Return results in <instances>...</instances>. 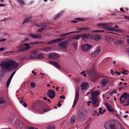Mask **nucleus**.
<instances>
[{
	"mask_svg": "<svg viewBox=\"0 0 129 129\" xmlns=\"http://www.w3.org/2000/svg\"><path fill=\"white\" fill-rule=\"evenodd\" d=\"M18 65V63L13 60H10L7 62H5L1 63L0 64L1 68L3 70L8 69V71H9L11 70V67H17Z\"/></svg>",
	"mask_w": 129,
	"mask_h": 129,
	"instance_id": "f257e3e1",
	"label": "nucleus"
},
{
	"mask_svg": "<svg viewBox=\"0 0 129 129\" xmlns=\"http://www.w3.org/2000/svg\"><path fill=\"white\" fill-rule=\"evenodd\" d=\"M41 42L34 41L30 43L29 44L28 43H25L23 44V45L26 46V47H22L21 46H20L18 48H17L18 49L16 51L17 52H20L22 51H23L29 50L31 48L29 45H31L38 44L41 43Z\"/></svg>",
	"mask_w": 129,
	"mask_h": 129,
	"instance_id": "f03ea898",
	"label": "nucleus"
},
{
	"mask_svg": "<svg viewBox=\"0 0 129 129\" xmlns=\"http://www.w3.org/2000/svg\"><path fill=\"white\" fill-rule=\"evenodd\" d=\"M76 29L78 31L71 32L66 34H61L60 35V36L61 37H64L73 33L87 32H89L90 30V28L88 27L84 28L78 27Z\"/></svg>",
	"mask_w": 129,
	"mask_h": 129,
	"instance_id": "7ed1b4c3",
	"label": "nucleus"
},
{
	"mask_svg": "<svg viewBox=\"0 0 129 129\" xmlns=\"http://www.w3.org/2000/svg\"><path fill=\"white\" fill-rule=\"evenodd\" d=\"M97 25L98 26H102L104 29L109 30L117 32H120L121 30V29H118L114 28L111 27H109L107 25V24L106 23H98L97 24Z\"/></svg>",
	"mask_w": 129,
	"mask_h": 129,
	"instance_id": "20e7f679",
	"label": "nucleus"
},
{
	"mask_svg": "<svg viewBox=\"0 0 129 129\" xmlns=\"http://www.w3.org/2000/svg\"><path fill=\"white\" fill-rule=\"evenodd\" d=\"M15 125L16 129H21L24 126V123L22 120L19 119L16 120Z\"/></svg>",
	"mask_w": 129,
	"mask_h": 129,
	"instance_id": "39448f33",
	"label": "nucleus"
},
{
	"mask_svg": "<svg viewBox=\"0 0 129 129\" xmlns=\"http://www.w3.org/2000/svg\"><path fill=\"white\" fill-rule=\"evenodd\" d=\"M69 45V41L67 40H65L59 43L58 45L61 48L66 49L67 48Z\"/></svg>",
	"mask_w": 129,
	"mask_h": 129,
	"instance_id": "423d86ee",
	"label": "nucleus"
},
{
	"mask_svg": "<svg viewBox=\"0 0 129 129\" xmlns=\"http://www.w3.org/2000/svg\"><path fill=\"white\" fill-rule=\"evenodd\" d=\"M60 55L55 52H52L49 54V58L57 59L60 57Z\"/></svg>",
	"mask_w": 129,
	"mask_h": 129,
	"instance_id": "0eeeda50",
	"label": "nucleus"
},
{
	"mask_svg": "<svg viewBox=\"0 0 129 129\" xmlns=\"http://www.w3.org/2000/svg\"><path fill=\"white\" fill-rule=\"evenodd\" d=\"M101 48L100 47H97L96 48V50L94 52L91 53V56L92 57L96 56L99 54L101 51Z\"/></svg>",
	"mask_w": 129,
	"mask_h": 129,
	"instance_id": "6e6552de",
	"label": "nucleus"
},
{
	"mask_svg": "<svg viewBox=\"0 0 129 129\" xmlns=\"http://www.w3.org/2000/svg\"><path fill=\"white\" fill-rule=\"evenodd\" d=\"M49 63L53 65L58 69H60V65L57 62L52 60H49Z\"/></svg>",
	"mask_w": 129,
	"mask_h": 129,
	"instance_id": "1a4fd4ad",
	"label": "nucleus"
},
{
	"mask_svg": "<svg viewBox=\"0 0 129 129\" xmlns=\"http://www.w3.org/2000/svg\"><path fill=\"white\" fill-rule=\"evenodd\" d=\"M90 38L95 40L97 41L101 40L102 37L100 35L94 34L91 35L90 36Z\"/></svg>",
	"mask_w": 129,
	"mask_h": 129,
	"instance_id": "9d476101",
	"label": "nucleus"
},
{
	"mask_svg": "<svg viewBox=\"0 0 129 129\" xmlns=\"http://www.w3.org/2000/svg\"><path fill=\"white\" fill-rule=\"evenodd\" d=\"M91 47V46L90 45L86 44L82 45L81 46V48L83 50L85 51L89 50Z\"/></svg>",
	"mask_w": 129,
	"mask_h": 129,
	"instance_id": "9b49d317",
	"label": "nucleus"
},
{
	"mask_svg": "<svg viewBox=\"0 0 129 129\" xmlns=\"http://www.w3.org/2000/svg\"><path fill=\"white\" fill-rule=\"evenodd\" d=\"M92 104L93 107H96L99 105V103L97 102V98L92 97Z\"/></svg>",
	"mask_w": 129,
	"mask_h": 129,
	"instance_id": "f8f14e48",
	"label": "nucleus"
},
{
	"mask_svg": "<svg viewBox=\"0 0 129 129\" xmlns=\"http://www.w3.org/2000/svg\"><path fill=\"white\" fill-rule=\"evenodd\" d=\"M65 38V37H63L61 38L57 39L52 40V41L49 42V44H51L56 43L58 42L61 41L63 40Z\"/></svg>",
	"mask_w": 129,
	"mask_h": 129,
	"instance_id": "ddd939ff",
	"label": "nucleus"
},
{
	"mask_svg": "<svg viewBox=\"0 0 129 129\" xmlns=\"http://www.w3.org/2000/svg\"><path fill=\"white\" fill-rule=\"evenodd\" d=\"M104 104L109 111L111 112H113L114 111V109L110 105L106 103H105Z\"/></svg>",
	"mask_w": 129,
	"mask_h": 129,
	"instance_id": "4468645a",
	"label": "nucleus"
},
{
	"mask_svg": "<svg viewBox=\"0 0 129 129\" xmlns=\"http://www.w3.org/2000/svg\"><path fill=\"white\" fill-rule=\"evenodd\" d=\"M55 96V93L54 91L49 89V97L51 99L54 98Z\"/></svg>",
	"mask_w": 129,
	"mask_h": 129,
	"instance_id": "2eb2a0df",
	"label": "nucleus"
},
{
	"mask_svg": "<svg viewBox=\"0 0 129 129\" xmlns=\"http://www.w3.org/2000/svg\"><path fill=\"white\" fill-rule=\"evenodd\" d=\"M88 83H82L81 86L82 89V90L86 89L88 87Z\"/></svg>",
	"mask_w": 129,
	"mask_h": 129,
	"instance_id": "dca6fc26",
	"label": "nucleus"
},
{
	"mask_svg": "<svg viewBox=\"0 0 129 129\" xmlns=\"http://www.w3.org/2000/svg\"><path fill=\"white\" fill-rule=\"evenodd\" d=\"M101 83L103 86H106L109 82V80L106 79H103L101 80Z\"/></svg>",
	"mask_w": 129,
	"mask_h": 129,
	"instance_id": "f3484780",
	"label": "nucleus"
},
{
	"mask_svg": "<svg viewBox=\"0 0 129 129\" xmlns=\"http://www.w3.org/2000/svg\"><path fill=\"white\" fill-rule=\"evenodd\" d=\"M28 36L32 38H40L41 37V35L38 34L35 35L33 34H28Z\"/></svg>",
	"mask_w": 129,
	"mask_h": 129,
	"instance_id": "a211bd4d",
	"label": "nucleus"
},
{
	"mask_svg": "<svg viewBox=\"0 0 129 129\" xmlns=\"http://www.w3.org/2000/svg\"><path fill=\"white\" fill-rule=\"evenodd\" d=\"M76 116L74 115L71 117L70 120L69 122L70 123H73L75 122L76 119Z\"/></svg>",
	"mask_w": 129,
	"mask_h": 129,
	"instance_id": "6ab92c4d",
	"label": "nucleus"
},
{
	"mask_svg": "<svg viewBox=\"0 0 129 129\" xmlns=\"http://www.w3.org/2000/svg\"><path fill=\"white\" fill-rule=\"evenodd\" d=\"M32 18L31 17H29L26 18L23 21V24L30 22L32 20Z\"/></svg>",
	"mask_w": 129,
	"mask_h": 129,
	"instance_id": "aec40b11",
	"label": "nucleus"
},
{
	"mask_svg": "<svg viewBox=\"0 0 129 129\" xmlns=\"http://www.w3.org/2000/svg\"><path fill=\"white\" fill-rule=\"evenodd\" d=\"M99 93V92L98 91H93L91 93L92 97L97 98Z\"/></svg>",
	"mask_w": 129,
	"mask_h": 129,
	"instance_id": "412c9836",
	"label": "nucleus"
},
{
	"mask_svg": "<svg viewBox=\"0 0 129 129\" xmlns=\"http://www.w3.org/2000/svg\"><path fill=\"white\" fill-rule=\"evenodd\" d=\"M37 54H34L33 53H31L30 55L29 58H27V59H28L29 58L31 59H35L37 58Z\"/></svg>",
	"mask_w": 129,
	"mask_h": 129,
	"instance_id": "4be33fe9",
	"label": "nucleus"
},
{
	"mask_svg": "<svg viewBox=\"0 0 129 129\" xmlns=\"http://www.w3.org/2000/svg\"><path fill=\"white\" fill-rule=\"evenodd\" d=\"M44 57V56L42 53H39L37 54V58L38 59H43Z\"/></svg>",
	"mask_w": 129,
	"mask_h": 129,
	"instance_id": "5701e85b",
	"label": "nucleus"
},
{
	"mask_svg": "<svg viewBox=\"0 0 129 129\" xmlns=\"http://www.w3.org/2000/svg\"><path fill=\"white\" fill-rule=\"evenodd\" d=\"M62 13L63 12H62L58 13L53 18V19L54 20H56L58 19Z\"/></svg>",
	"mask_w": 129,
	"mask_h": 129,
	"instance_id": "b1692460",
	"label": "nucleus"
},
{
	"mask_svg": "<svg viewBox=\"0 0 129 129\" xmlns=\"http://www.w3.org/2000/svg\"><path fill=\"white\" fill-rule=\"evenodd\" d=\"M81 35V37L82 39L87 38H88L89 36V35L88 34H82Z\"/></svg>",
	"mask_w": 129,
	"mask_h": 129,
	"instance_id": "393cba45",
	"label": "nucleus"
},
{
	"mask_svg": "<svg viewBox=\"0 0 129 129\" xmlns=\"http://www.w3.org/2000/svg\"><path fill=\"white\" fill-rule=\"evenodd\" d=\"M127 97H128V95H127V93L126 92H125L121 95L120 98H124L126 100Z\"/></svg>",
	"mask_w": 129,
	"mask_h": 129,
	"instance_id": "a878e982",
	"label": "nucleus"
},
{
	"mask_svg": "<svg viewBox=\"0 0 129 129\" xmlns=\"http://www.w3.org/2000/svg\"><path fill=\"white\" fill-rule=\"evenodd\" d=\"M81 37V36L80 34L78 35L72 37V39H74L77 40H78L80 39Z\"/></svg>",
	"mask_w": 129,
	"mask_h": 129,
	"instance_id": "bb28decb",
	"label": "nucleus"
},
{
	"mask_svg": "<svg viewBox=\"0 0 129 129\" xmlns=\"http://www.w3.org/2000/svg\"><path fill=\"white\" fill-rule=\"evenodd\" d=\"M6 101L4 100V98L3 97H0V104H4Z\"/></svg>",
	"mask_w": 129,
	"mask_h": 129,
	"instance_id": "cd10ccee",
	"label": "nucleus"
},
{
	"mask_svg": "<svg viewBox=\"0 0 129 129\" xmlns=\"http://www.w3.org/2000/svg\"><path fill=\"white\" fill-rule=\"evenodd\" d=\"M46 23L43 22L37 24H36L35 25L37 27H40L43 26L44 24H46Z\"/></svg>",
	"mask_w": 129,
	"mask_h": 129,
	"instance_id": "c85d7f7f",
	"label": "nucleus"
},
{
	"mask_svg": "<svg viewBox=\"0 0 129 129\" xmlns=\"http://www.w3.org/2000/svg\"><path fill=\"white\" fill-rule=\"evenodd\" d=\"M16 1L20 4L21 6L24 4V1L23 0H16Z\"/></svg>",
	"mask_w": 129,
	"mask_h": 129,
	"instance_id": "c756f323",
	"label": "nucleus"
},
{
	"mask_svg": "<svg viewBox=\"0 0 129 129\" xmlns=\"http://www.w3.org/2000/svg\"><path fill=\"white\" fill-rule=\"evenodd\" d=\"M79 96V92L77 90L75 93V98L78 99Z\"/></svg>",
	"mask_w": 129,
	"mask_h": 129,
	"instance_id": "7c9ffc66",
	"label": "nucleus"
},
{
	"mask_svg": "<svg viewBox=\"0 0 129 129\" xmlns=\"http://www.w3.org/2000/svg\"><path fill=\"white\" fill-rule=\"evenodd\" d=\"M11 79H10L9 78H8L6 83V85L7 87H8L9 85L11 82Z\"/></svg>",
	"mask_w": 129,
	"mask_h": 129,
	"instance_id": "2f4dec72",
	"label": "nucleus"
},
{
	"mask_svg": "<svg viewBox=\"0 0 129 129\" xmlns=\"http://www.w3.org/2000/svg\"><path fill=\"white\" fill-rule=\"evenodd\" d=\"M123 42V40H117L116 43L118 44L121 45L122 44Z\"/></svg>",
	"mask_w": 129,
	"mask_h": 129,
	"instance_id": "473e14b6",
	"label": "nucleus"
},
{
	"mask_svg": "<svg viewBox=\"0 0 129 129\" xmlns=\"http://www.w3.org/2000/svg\"><path fill=\"white\" fill-rule=\"evenodd\" d=\"M75 20L79 21H83L85 20V19L82 18H77L75 19Z\"/></svg>",
	"mask_w": 129,
	"mask_h": 129,
	"instance_id": "72a5a7b5",
	"label": "nucleus"
},
{
	"mask_svg": "<svg viewBox=\"0 0 129 129\" xmlns=\"http://www.w3.org/2000/svg\"><path fill=\"white\" fill-rule=\"evenodd\" d=\"M41 51L45 52H48V47H45L42 49Z\"/></svg>",
	"mask_w": 129,
	"mask_h": 129,
	"instance_id": "f704fd0d",
	"label": "nucleus"
},
{
	"mask_svg": "<svg viewBox=\"0 0 129 129\" xmlns=\"http://www.w3.org/2000/svg\"><path fill=\"white\" fill-rule=\"evenodd\" d=\"M104 30H95L92 31V32L93 33H95V32H104Z\"/></svg>",
	"mask_w": 129,
	"mask_h": 129,
	"instance_id": "c9c22d12",
	"label": "nucleus"
},
{
	"mask_svg": "<svg viewBox=\"0 0 129 129\" xmlns=\"http://www.w3.org/2000/svg\"><path fill=\"white\" fill-rule=\"evenodd\" d=\"M16 72V71H14V72H13L11 74V75L9 78L12 79V77H13V76H14Z\"/></svg>",
	"mask_w": 129,
	"mask_h": 129,
	"instance_id": "e433bc0d",
	"label": "nucleus"
},
{
	"mask_svg": "<svg viewBox=\"0 0 129 129\" xmlns=\"http://www.w3.org/2000/svg\"><path fill=\"white\" fill-rule=\"evenodd\" d=\"M55 127L54 125H49V129H55Z\"/></svg>",
	"mask_w": 129,
	"mask_h": 129,
	"instance_id": "4c0bfd02",
	"label": "nucleus"
},
{
	"mask_svg": "<svg viewBox=\"0 0 129 129\" xmlns=\"http://www.w3.org/2000/svg\"><path fill=\"white\" fill-rule=\"evenodd\" d=\"M97 113V111L95 110H94L93 111L92 113L93 115V116H95Z\"/></svg>",
	"mask_w": 129,
	"mask_h": 129,
	"instance_id": "58836bf2",
	"label": "nucleus"
},
{
	"mask_svg": "<svg viewBox=\"0 0 129 129\" xmlns=\"http://www.w3.org/2000/svg\"><path fill=\"white\" fill-rule=\"evenodd\" d=\"M48 111V106H47L46 109L44 108L43 109V112H45Z\"/></svg>",
	"mask_w": 129,
	"mask_h": 129,
	"instance_id": "ea45409f",
	"label": "nucleus"
},
{
	"mask_svg": "<svg viewBox=\"0 0 129 129\" xmlns=\"http://www.w3.org/2000/svg\"><path fill=\"white\" fill-rule=\"evenodd\" d=\"M72 45L74 46V48L75 49H76L77 48V45L76 43H73L72 44Z\"/></svg>",
	"mask_w": 129,
	"mask_h": 129,
	"instance_id": "a19ab883",
	"label": "nucleus"
},
{
	"mask_svg": "<svg viewBox=\"0 0 129 129\" xmlns=\"http://www.w3.org/2000/svg\"><path fill=\"white\" fill-rule=\"evenodd\" d=\"M127 71V70H124V71H122L121 72V73L123 74L127 75V73H126V72Z\"/></svg>",
	"mask_w": 129,
	"mask_h": 129,
	"instance_id": "79ce46f5",
	"label": "nucleus"
},
{
	"mask_svg": "<svg viewBox=\"0 0 129 129\" xmlns=\"http://www.w3.org/2000/svg\"><path fill=\"white\" fill-rule=\"evenodd\" d=\"M35 83L33 82H32L30 84V86L33 88L35 87Z\"/></svg>",
	"mask_w": 129,
	"mask_h": 129,
	"instance_id": "37998d69",
	"label": "nucleus"
},
{
	"mask_svg": "<svg viewBox=\"0 0 129 129\" xmlns=\"http://www.w3.org/2000/svg\"><path fill=\"white\" fill-rule=\"evenodd\" d=\"M99 114H102V112H101V111H102V108H100L99 109Z\"/></svg>",
	"mask_w": 129,
	"mask_h": 129,
	"instance_id": "c03bdc74",
	"label": "nucleus"
},
{
	"mask_svg": "<svg viewBox=\"0 0 129 129\" xmlns=\"http://www.w3.org/2000/svg\"><path fill=\"white\" fill-rule=\"evenodd\" d=\"M78 99L75 98L74 101V102H73V103L76 104L77 103V102Z\"/></svg>",
	"mask_w": 129,
	"mask_h": 129,
	"instance_id": "a18cd8bd",
	"label": "nucleus"
},
{
	"mask_svg": "<svg viewBox=\"0 0 129 129\" xmlns=\"http://www.w3.org/2000/svg\"><path fill=\"white\" fill-rule=\"evenodd\" d=\"M43 30L41 28L39 29L38 30H37V31L38 32L41 33L42 32Z\"/></svg>",
	"mask_w": 129,
	"mask_h": 129,
	"instance_id": "49530a36",
	"label": "nucleus"
},
{
	"mask_svg": "<svg viewBox=\"0 0 129 129\" xmlns=\"http://www.w3.org/2000/svg\"><path fill=\"white\" fill-rule=\"evenodd\" d=\"M87 72L89 74H91L92 73V71L91 70H87Z\"/></svg>",
	"mask_w": 129,
	"mask_h": 129,
	"instance_id": "de8ad7c7",
	"label": "nucleus"
},
{
	"mask_svg": "<svg viewBox=\"0 0 129 129\" xmlns=\"http://www.w3.org/2000/svg\"><path fill=\"white\" fill-rule=\"evenodd\" d=\"M127 103L126 104H124L123 105L124 106H129V100H127Z\"/></svg>",
	"mask_w": 129,
	"mask_h": 129,
	"instance_id": "09e8293b",
	"label": "nucleus"
},
{
	"mask_svg": "<svg viewBox=\"0 0 129 129\" xmlns=\"http://www.w3.org/2000/svg\"><path fill=\"white\" fill-rule=\"evenodd\" d=\"M47 27V26L46 25H45L43 26L42 28L43 30H44L46 29Z\"/></svg>",
	"mask_w": 129,
	"mask_h": 129,
	"instance_id": "8fccbe9b",
	"label": "nucleus"
},
{
	"mask_svg": "<svg viewBox=\"0 0 129 129\" xmlns=\"http://www.w3.org/2000/svg\"><path fill=\"white\" fill-rule=\"evenodd\" d=\"M29 129H38V128L32 126H30L29 127Z\"/></svg>",
	"mask_w": 129,
	"mask_h": 129,
	"instance_id": "3c124183",
	"label": "nucleus"
},
{
	"mask_svg": "<svg viewBox=\"0 0 129 129\" xmlns=\"http://www.w3.org/2000/svg\"><path fill=\"white\" fill-rule=\"evenodd\" d=\"M120 101L121 102V104H122V103H124V101H122V99L121 98H120Z\"/></svg>",
	"mask_w": 129,
	"mask_h": 129,
	"instance_id": "603ef678",
	"label": "nucleus"
},
{
	"mask_svg": "<svg viewBox=\"0 0 129 129\" xmlns=\"http://www.w3.org/2000/svg\"><path fill=\"white\" fill-rule=\"evenodd\" d=\"M71 22L72 23H75L77 22V21H76V20H72L71 21Z\"/></svg>",
	"mask_w": 129,
	"mask_h": 129,
	"instance_id": "864d4df0",
	"label": "nucleus"
},
{
	"mask_svg": "<svg viewBox=\"0 0 129 129\" xmlns=\"http://www.w3.org/2000/svg\"><path fill=\"white\" fill-rule=\"evenodd\" d=\"M6 40V39L5 38H3L0 40V42H1L2 41L5 42Z\"/></svg>",
	"mask_w": 129,
	"mask_h": 129,
	"instance_id": "5fc2aeb1",
	"label": "nucleus"
},
{
	"mask_svg": "<svg viewBox=\"0 0 129 129\" xmlns=\"http://www.w3.org/2000/svg\"><path fill=\"white\" fill-rule=\"evenodd\" d=\"M60 98L61 99L62 98L63 99H65V97L64 95H62L60 96Z\"/></svg>",
	"mask_w": 129,
	"mask_h": 129,
	"instance_id": "6e6d98bb",
	"label": "nucleus"
},
{
	"mask_svg": "<svg viewBox=\"0 0 129 129\" xmlns=\"http://www.w3.org/2000/svg\"><path fill=\"white\" fill-rule=\"evenodd\" d=\"M5 50L4 48L3 47H2V48H0V51L1 52L3 50Z\"/></svg>",
	"mask_w": 129,
	"mask_h": 129,
	"instance_id": "4d7b16f0",
	"label": "nucleus"
},
{
	"mask_svg": "<svg viewBox=\"0 0 129 129\" xmlns=\"http://www.w3.org/2000/svg\"><path fill=\"white\" fill-rule=\"evenodd\" d=\"M120 11L124 13L125 12L123 11V9L122 8H121L120 9Z\"/></svg>",
	"mask_w": 129,
	"mask_h": 129,
	"instance_id": "13d9d810",
	"label": "nucleus"
},
{
	"mask_svg": "<svg viewBox=\"0 0 129 129\" xmlns=\"http://www.w3.org/2000/svg\"><path fill=\"white\" fill-rule=\"evenodd\" d=\"M61 104H60V102H59L57 105V106L59 107H60L61 106Z\"/></svg>",
	"mask_w": 129,
	"mask_h": 129,
	"instance_id": "bf43d9fd",
	"label": "nucleus"
},
{
	"mask_svg": "<svg viewBox=\"0 0 129 129\" xmlns=\"http://www.w3.org/2000/svg\"><path fill=\"white\" fill-rule=\"evenodd\" d=\"M111 74H112V75H114V73L113 71V70H111Z\"/></svg>",
	"mask_w": 129,
	"mask_h": 129,
	"instance_id": "052dcab7",
	"label": "nucleus"
},
{
	"mask_svg": "<svg viewBox=\"0 0 129 129\" xmlns=\"http://www.w3.org/2000/svg\"><path fill=\"white\" fill-rule=\"evenodd\" d=\"M123 87H120V88H119V91H120L122 89H123Z\"/></svg>",
	"mask_w": 129,
	"mask_h": 129,
	"instance_id": "680f3d73",
	"label": "nucleus"
},
{
	"mask_svg": "<svg viewBox=\"0 0 129 129\" xmlns=\"http://www.w3.org/2000/svg\"><path fill=\"white\" fill-rule=\"evenodd\" d=\"M32 73L34 74V75H36V72H35L34 71H32Z\"/></svg>",
	"mask_w": 129,
	"mask_h": 129,
	"instance_id": "e2e57ef3",
	"label": "nucleus"
},
{
	"mask_svg": "<svg viewBox=\"0 0 129 129\" xmlns=\"http://www.w3.org/2000/svg\"><path fill=\"white\" fill-rule=\"evenodd\" d=\"M37 52L36 51H34L33 52L31 53H34V54H37Z\"/></svg>",
	"mask_w": 129,
	"mask_h": 129,
	"instance_id": "0e129e2a",
	"label": "nucleus"
},
{
	"mask_svg": "<svg viewBox=\"0 0 129 129\" xmlns=\"http://www.w3.org/2000/svg\"><path fill=\"white\" fill-rule=\"evenodd\" d=\"M126 51L127 52H129V47L127 48L126 49Z\"/></svg>",
	"mask_w": 129,
	"mask_h": 129,
	"instance_id": "69168bd1",
	"label": "nucleus"
},
{
	"mask_svg": "<svg viewBox=\"0 0 129 129\" xmlns=\"http://www.w3.org/2000/svg\"><path fill=\"white\" fill-rule=\"evenodd\" d=\"M23 106L24 107H26L27 106V105L26 103H25Z\"/></svg>",
	"mask_w": 129,
	"mask_h": 129,
	"instance_id": "338daca9",
	"label": "nucleus"
},
{
	"mask_svg": "<svg viewBox=\"0 0 129 129\" xmlns=\"http://www.w3.org/2000/svg\"><path fill=\"white\" fill-rule=\"evenodd\" d=\"M113 93H117V90H113Z\"/></svg>",
	"mask_w": 129,
	"mask_h": 129,
	"instance_id": "774afa93",
	"label": "nucleus"
}]
</instances>
